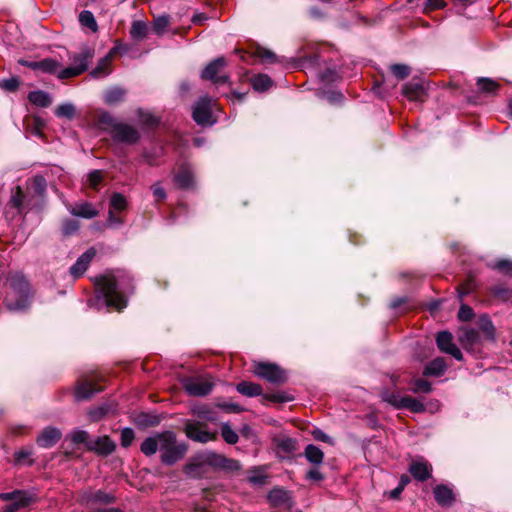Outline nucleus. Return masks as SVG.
<instances>
[{
    "label": "nucleus",
    "instance_id": "39",
    "mask_svg": "<svg viewBox=\"0 0 512 512\" xmlns=\"http://www.w3.org/2000/svg\"><path fill=\"white\" fill-rule=\"evenodd\" d=\"M267 478H268V476L266 474L265 468L260 466V467H255L250 471V475L248 476V481H249V483H251L255 486H262V485L266 484Z\"/></svg>",
    "mask_w": 512,
    "mask_h": 512
},
{
    "label": "nucleus",
    "instance_id": "9",
    "mask_svg": "<svg viewBox=\"0 0 512 512\" xmlns=\"http://www.w3.org/2000/svg\"><path fill=\"white\" fill-rule=\"evenodd\" d=\"M212 98L209 96L201 97L193 106V120L200 126H211L215 123L212 119Z\"/></svg>",
    "mask_w": 512,
    "mask_h": 512
},
{
    "label": "nucleus",
    "instance_id": "52",
    "mask_svg": "<svg viewBox=\"0 0 512 512\" xmlns=\"http://www.w3.org/2000/svg\"><path fill=\"white\" fill-rule=\"evenodd\" d=\"M135 438L134 430L130 427H125L121 430L120 443L124 448L131 446Z\"/></svg>",
    "mask_w": 512,
    "mask_h": 512
},
{
    "label": "nucleus",
    "instance_id": "7",
    "mask_svg": "<svg viewBox=\"0 0 512 512\" xmlns=\"http://www.w3.org/2000/svg\"><path fill=\"white\" fill-rule=\"evenodd\" d=\"M185 391L196 397H204L210 394L215 386L213 378L209 375L187 377L183 380Z\"/></svg>",
    "mask_w": 512,
    "mask_h": 512
},
{
    "label": "nucleus",
    "instance_id": "43",
    "mask_svg": "<svg viewBox=\"0 0 512 512\" xmlns=\"http://www.w3.org/2000/svg\"><path fill=\"white\" fill-rule=\"evenodd\" d=\"M170 23V16L167 14L159 15L153 20V30L157 35H162L167 30Z\"/></svg>",
    "mask_w": 512,
    "mask_h": 512
},
{
    "label": "nucleus",
    "instance_id": "24",
    "mask_svg": "<svg viewBox=\"0 0 512 512\" xmlns=\"http://www.w3.org/2000/svg\"><path fill=\"white\" fill-rule=\"evenodd\" d=\"M102 390L103 388L95 384L93 380H83L76 387L75 398L77 401L86 400Z\"/></svg>",
    "mask_w": 512,
    "mask_h": 512
},
{
    "label": "nucleus",
    "instance_id": "55",
    "mask_svg": "<svg viewBox=\"0 0 512 512\" xmlns=\"http://www.w3.org/2000/svg\"><path fill=\"white\" fill-rule=\"evenodd\" d=\"M20 81L17 77L5 78L0 80V88L8 91L14 92L19 88Z\"/></svg>",
    "mask_w": 512,
    "mask_h": 512
},
{
    "label": "nucleus",
    "instance_id": "53",
    "mask_svg": "<svg viewBox=\"0 0 512 512\" xmlns=\"http://www.w3.org/2000/svg\"><path fill=\"white\" fill-rule=\"evenodd\" d=\"M71 441L74 444H84L87 447V443L90 442L91 438L85 430H74L70 435Z\"/></svg>",
    "mask_w": 512,
    "mask_h": 512
},
{
    "label": "nucleus",
    "instance_id": "8",
    "mask_svg": "<svg viewBox=\"0 0 512 512\" xmlns=\"http://www.w3.org/2000/svg\"><path fill=\"white\" fill-rule=\"evenodd\" d=\"M117 497L112 492H106L104 490H86L83 491L78 498L79 504L90 508H96L98 505H110L114 504Z\"/></svg>",
    "mask_w": 512,
    "mask_h": 512
},
{
    "label": "nucleus",
    "instance_id": "33",
    "mask_svg": "<svg viewBox=\"0 0 512 512\" xmlns=\"http://www.w3.org/2000/svg\"><path fill=\"white\" fill-rule=\"evenodd\" d=\"M236 390L245 396L255 397L262 394V387L259 384L242 381L236 385Z\"/></svg>",
    "mask_w": 512,
    "mask_h": 512
},
{
    "label": "nucleus",
    "instance_id": "63",
    "mask_svg": "<svg viewBox=\"0 0 512 512\" xmlns=\"http://www.w3.org/2000/svg\"><path fill=\"white\" fill-rule=\"evenodd\" d=\"M29 505V501H26L25 499L20 501H15L7 506L4 507L2 512H16L20 508H24Z\"/></svg>",
    "mask_w": 512,
    "mask_h": 512
},
{
    "label": "nucleus",
    "instance_id": "23",
    "mask_svg": "<svg viewBox=\"0 0 512 512\" xmlns=\"http://www.w3.org/2000/svg\"><path fill=\"white\" fill-rule=\"evenodd\" d=\"M486 342H495L496 328L487 314L480 315L476 328Z\"/></svg>",
    "mask_w": 512,
    "mask_h": 512
},
{
    "label": "nucleus",
    "instance_id": "20",
    "mask_svg": "<svg viewBox=\"0 0 512 512\" xmlns=\"http://www.w3.org/2000/svg\"><path fill=\"white\" fill-rule=\"evenodd\" d=\"M96 255L94 248L88 249L81 256L78 257L76 262L70 267V274L74 279L80 278L88 269L90 263Z\"/></svg>",
    "mask_w": 512,
    "mask_h": 512
},
{
    "label": "nucleus",
    "instance_id": "16",
    "mask_svg": "<svg viewBox=\"0 0 512 512\" xmlns=\"http://www.w3.org/2000/svg\"><path fill=\"white\" fill-rule=\"evenodd\" d=\"M87 449L101 456H108L116 449L115 442L109 436L91 438L87 443Z\"/></svg>",
    "mask_w": 512,
    "mask_h": 512
},
{
    "label": "nucleus",
    "instance_id": "62",
    "mask_svg": "<svg viewBox=\"0 0 512 512\" xmlns=\"http://www.w3.org/2000/svg\"><path fill=\"white\" fill-rule=\"evenodd\" d=\"M474 316L473 309L465 304H462L460 306V309L458 311V318L461 321H470Z\"/></svg>",
    "mask_w": 512,
    "mask_h": 512
},
{
    "label": "nucleus",
    "instance_id": "46",
    "mask_svg": "<svg viewBox=\"0 0 512 512\" xmlns=\"http://www.w3.org/2000/svg\"><path fill=\"white\" fill-rule=\"evenodd\" d=\"M61 68V63L52 58H45L40 61V70L49 73L56 74L58 70Z\"/></svg>",
    "mask_w": 512,
    "mask_h": 512
},
{
    "label": "nucleus",
    "instance_id": "38",
    "mask_svg": "<svg viewBox=\"0 0 512 512\" xmlns=\"http://www.w3.org/2000/svg\"><path fill=\"white\" fill-rule=\"evenodd\" d=\"M272 84V79L266 74H258L251 79V85L257 92L267 91Z\"/></svg>",
    "mask_w": 512,
    "mask_h": 512
},
{
    "label": "nucleus",
    "instance_id": "60",
    "mask_svg": "<svg viewBox=\"0 0 512 512\" xmlns=\"http://www.w3.org/2000/svg\"><path fill=\"white\" fill-rule=\"evenodd\" d=\"M151 191L156 201L165 200L167 197L165 189L160 182H156L151 186Z\"/></svg>",
    "mask_w": 512,
    "mask_h": 512
},
{
    "label": "nucleus",
    "instance_id": "15",
    "mask_svg": "<svg viewBox=\"0 0 512 512\" xmlns=\"http://www.w3.org/2000/svg\"><path fill=\"white\" fill-rule=\"evenodd\" d=\"M184 430L189 439L199 443H207L217 438V432H209L196 422H187Z\"/></svg>",
    "mask_w": 512,
    "mask_h": 512
},
{
    "label": "nucleus",
    "instance_id": "51",
    "mask_svg": "<svg viewBox=\"0 0 512 512\" xmlns=\"http://www.w3.org/2000/svg\"><path fill=\"white\" fill-rule=\"evenodd\" d=\"M136 422L142 426H155L159 424L160 419L156 415H150L147 413H141L137 416Z\"/></svg>",
    "mask_w": 512,
    "mask_h": 512
},
{
    "label": "nucleus",
    "instance_id": "6",
    "mask_svg": "<svg viewBox=\"0 0 512 512\" xmlns=\"http://www.w3.org/2000/svg\"><path fill=\"white\" fill-rule=\"evenodd\" d=\"M227 61L224 57H218L209 62L201 71L200 77L203 80L211 81L215 85H222L230 82V76L225 72Z\"/></svg>",
    "mask_w": 512,
    "mask_h": 512
},
{
    "label": "nucleus",
    "instance_id": "54",
    "mask_svg": "<svg viewBox=\"0 0 512 512\" xmlns=\"http://www.w3.org/2000/svg\"><path fill=\"white\" fill-rule=\"evenodd\" d=\"M83 73V67L81 69H76L73 65L66 67L64 69H59L57 73V77L59 79H68L72 77H76Z\"/></svg>",
    "mask_w": 512,
    "mask_h": 512
},
{
    "label": "nucleus",
    "instance_id": "12",
    "mask_svg": "<svg viewBox=\"0 0 512 512\" xmlns=\"http://www.w3.org/2000/svg\"><path fill=\"white\" fill-rule=\"evenodd\" d=\"M459 341L466 351L474 354L478 353L481 345L486 342L476 328L463 330L459 336Z\"/></svg>",
    "mask_w": 512,
    "mask_h": 512
},
{
    "label": "nucleus",
    "instance_id": "57",
    "mask_svg": "<svg viewBox=\"0 0 512 512\" xmlns=\"http://www.w3.org/2000/svg\"><path fill=\"white\" fill-rule=\"evenodd\" d=\"M103 180V173L101 170H93L87 176V182L89 185L96 189Z\"/></svg>",
    "mask_w": 512,
    "mask_h": 512
},
{
    "label": "nucleus",
    "instance_id": "58",
    "mask_svg": "<svg viewBox=\"0 0 512 512\" xmlns=\"http://www.w3.org/2000/svg\"><path fill=\"white\" fill-rule=\"evenodd\" d=\"M431 383L425 379L419 378L414 381V386L412 388V391L414 393L418 392H424L429 393L431 391Z\"/></svg>",
    "mask_w": 512,
    "mask_h": 512
},
{
    "label": "nucleus",
    "instance_id": "37",
    "mask_svg": "<svg viewBox=\"0 0 512 512\" xmlns=\"http://www.w3.org/2000/svg\"><path fill=\"white\" fill-rule=\"evenodd\" d=\"M289 494L282 488H274L268 493V500L275 506H281L289 501Z\"/></svg>",
    "mask_w": 512,
    "mask_h": 512
},
{
    "label": "nucleus",
    "instance_id": "4",
    "mask_svg": "<svg viewBox=\"0 0 512 512\" xmlns=\"http://www.w3.org/2000/svg\"><path fill=\"white\" fill-rule=\"evenodd\" d=\"M100 123L107 126L112 139L118 143L135 144L140 139L139 132L131 125L118 122L110 113L101 114Z\"/></svg>",
    "mask_w": 512,
    "mask_h": 512
},
{
    "label": "nucleus",
    "instance_id": "11",
    "mask_svg": "<svg viewBox=\"0 0 512 512\" xmlns=\"http://www.w3.org/2000/svg\"><path fill=\"white\" fill-rule=\"evenodd\" d=\"M204 461H206L210 467L225 472H235L241 469V464L238 460L227 458L213 451H209V455L205 457Z\"/></svg>",
    "mask_w": 512,
    "mask_h": 512
},
{
    "label": "nucleus",
    "instance_id": "49",
    "mask_svg": "<svg viewBox=\"0 0 512 512\" xmlns=\"http://www.w3.org/2000/svg\"><path fill=\"white\" fill-rule=\"evenodd\" d=\"M221 435L225 442H227L228 444H236L239 439L238 434L227 423H224L222 425Z\"/></svg>",
    "mask_w": 512,
    "mask_h": 512
},
{
    "label": "nucleus",
    "instance_id": "45",
    "mask_svg": "<svg viewBox=\"0 0 512 512\" xmlns=\"http://www.w3.org/2000/svg\"><path fill=\"white\" fill-rule=\"evenodd\" d=\"M79 22L82 26H85L92 31H97L98 25L95 20L93 13L89 10H83L79 15Z\"/></svg>",
    "mask_w": 512,
    "mask_h": 512
},
{
    "label": "nucleus",
    "instance_id": "19",
    "mask_svg": "<svg viewBox=\"0 0 512 512\" xmlns=\"http://www.w3.org/2000/svg\"><path fill=\"white\" fill-rule=\"evenodd\" d=\"M173 181L182 190H193L195 188L193 170L186 164L180 166L178 172L174 175Z\"/></svg>",
    "mask_w": 512,
    "mask_h": 512
},
{
    "label": "nucleus",
    "instance_id": "5",
    "mask_svg": "<svg viewBox=\"0 0 512 512\" xmlns=\"http://www.w3.org/2000/svg\"><path fill=\"white\" fill-rule=\"evenodd\" d=\"M161 437L162 441L159 451L161 452L163 464L173 465L185 456L188 446L184 442L178 443L174 432L164 431Z\"/></svg>",
    "mask_w": 512,
    "mask_h": 512
},
{
    "label": "nucleus",
    "instance_id": "3",
    "mask_svg": "<svg viewBox=\"0 0 512 512\" xmlns=\"http://www.w3.org/2000/svg\"><path fill=\"white\" fill-rule=\"evenodd\" d=\"M32 292L30 284L20 272L6 276L4 304L14 312L25 311L30 307Z\"/></svg>",
    "mask_w": 512,
    "mask_h": 512
},
{
    "label": "nucleus",
    "instance_id": "2",
    "mask_svg": "<svg viewBox=\"0 0 512 512\" xmlns=\"http://www.w3.org/2000/svg\"><path fill=\"white\" fill-rule=\"evenodd\" d=\"M46 204V199L25 191L21 186L12 190V195L5 208V216L9 221L24 218L29 213L40 214Z\"/></svg>",
    "mask_w": 512,
    "mask_h": 512
},
{
    "label": "nucleus",
    "instance_id": "32",
    "mask_svg": "<svg viewBox=\"0 0 512 512\" xmlns=\"http://www.w3.org/2000/svg\"><path fill=\"white\" fill-rule=\"evenodd\" d=\"M147 34H148V26L144 21L135 20L132 22V25L130 28V36L134 41L140 42V41L144 40L147 37Z\"/></svg>",
    "mask_w": 512,
    "mask_h": 512
},
{
    "label": "nucleus",
    "instance_id": "50",
    "mask_svg": "<svg viewBox=\"0 0 512 512\" xmlns=\"http://www.w3.org/2000/svg\"><path fill=\"white\" fill-rule=\"evenodd\" d=\"M392 74L399 80L407 78L411 73V68L406 64H394L391 66Z\"/></svg>",
    "mask_w": 512,
    "mask_h": 512
},
{
    "label": "nucleus",
    "instance_id": "14",
    "mask_svg": "<svg viewBox=\"0 0 512 512\" xmlns=\"http://www.w3.org/2000/svg\"><path fill=\"white\" fill-rule=\"evenodd\" d=\"M209 455V451L199 453L184 467V473L191 478H202L208 472L210 465L206 463L205 457Z\"/></svg>",
    "mask_w": 512,
    "mask_h": 512
},
{
    "label": "nucleus",
    "instance_id": "22",
    "mask_svg": "<svg viewBox=\"0 0 512 512\" xmlns=\"http://www.w3.org/2000/svg\"><path fill=\"white\" fill-rule=\"evenodd\" d=\"M61 436L62 433L58 428L48 426L37 436L36 443L41 448H51L61 439Z\"/></svg>",
    "mask_w": 512,
    "mask_h": 512
},
{
    "label": "nucleus",
    "instance_id": "25",
    "mask_svg": "<svg viewBox=\"0 0 512 512\" xmlns=\"http://www.w3.org/2000/svg\"><path fill=\"white\" fill-rule=\"evenodd\" d=\"M433 492L435 501L442 507H450L455 502L454 491L448 485H437Z\"/></svg>",
    "mask_w": 512,
    "mask_h": 512
},
{
    "label": "nucleus",
    "instance_id": "13",
    "mask_svg": "<svg viewBox=\"0 0 512 512\" xmlns=\"http://www.w3.org/2000/svg\"><path fill=\"white\" fill-rule=\"evenodd\" d=\"M436 344L441 352L451 355L456 360L461 361L463 354L453 343V335L448 331H440L436 335Z\"/></svg>",
    "mask_w": 512,
    "mask_h": 512
},
{
    "label": "nucleus",
    "instance_id": "40",
    "mask_svg": "<svg viewBox=\"0 0 512 512\" xmlns=\"http://www.w3.org/2000/svg\"><path fill=\"white\" fill-rule=\"evenodd\" d=\"M275 445L278 449L285 453H292L296 450V441L288 436H279L274 439Z\"/></svg>",
    "mask_w": 512,
    "mask_h": 512
},
{
    "label": "nucleus",
    "instance_id": "48",
    "mask_svg": "<svg viewBox=\"0 0 512 512\" xmlns=\"http://www.w3.org/2000/svg\"><path fill=\"white\" fill-rule=\"evenodd\" d=\"M495 269L506 276L512 277V261L509 259H500L491 265Z\"/></svg>",
    "mask_w": 512,
    "mask_h": 512
},
{
    "label": "nucleus",
    "instance_id": "44",
    "mask_svg": "<svg viewBox=\"0 0 512 512\" xmlns=\"http://www.w3.org/2000/svg\"><path fill=\"white\" fill-rule=\"evenodd\" d=\"M76 110L75 106L71 103H63L55 109V115L58 118L73 119Z\"/></svg>",
    "mask_w": 512,
    "mask_h": 512
},
{
    "label": "nucleus",
    "instance_id": "1",
    "mask_svg": "<svg viewBox=\"0 0 512 512\" xmlns=\"http://www.w3.org/2000/svg\"><path fill=\"white\" fill-rule=\"evenodd\" d=\"M98 308L122 310L134 291L133 279L125 270H109L94 279Z\"/></svg>",
    "mask_w": 512,
    "mask_h": 512
},
{
    "label": "nucleus",
    "instance_id": "18",
    "mask_svg": "<svg viewBox=\"0 0 512 512\" xmlns=\"http://www.w3.org/2000/svg\"><path fill=\"white\" fill-rule=\"evenodd\" d=\"M403 95L411 101H424L427 89L419 79H412L405 83L402 88Z\"/></svg>",
    "mask_w": 512,
    "mask_h": 512
},
{
    "label": "nucleus",
    "instance_id": "42",
    "mask_svg": "<svg viewBox=\"0 0 512 512\" xmlns=\"http://www.w3.org/2000/svg\"><path fill=\"white\" fill-rule=\"evenodd\" d=\"M0 499L2 501H12L13 500L14 502L25 499L26 501H29V503L32 500L30 495L26 491H23V490H14L12 492L1 493Z\"/></svg>",
    "mask_w": 512,
    "mask_h": 512
},
{
    "label": "nucleus",
    "instance_id": "34",
    "mask_svg": "<svg viewBox=\"0 0 512 512\" xmlns=\"http://www.w3.org/2000/svg\"><path fill=\"white\" fill-rule=\"evenodd\" d=\"M92 57L93 52L90 49H84L81 53L73 55L70 59L76 69L83 67V72H85L88 69L89 61Z\"/></svg>",
    "mask_w": 512,
    "mask_h": 512
},
{
    "label": "nucleus",
    "instance_id": "30",
    "mask_svg": "<svg viewBox=\"0 0 512 512\" xmlns=\"http://www.w3.org/2000/svg\"><path fill=\"white\" fill-rule=\"evenodd\" d=\"M28 100L35 106L46 108L52 104L51 95L43 90H34L28 93Z\"/></svg>",
    "mask_w": 512,
    "mask_h": 512
},
{
    "label": "nucleus",
    "instance_id": "29",
    "mask_svg": "<svg viewBox=\"0 0 512 512\" xmlns=\"http://www.w3.org/2000/svg\"><path fill=\"white\" fill-rule=\"evenodd\" d=\"M447 369V364L442 357H437L430 361L424 368L423 375L424 376H434L439 377L442 376Z\"/></svg>",
    "mask_w": 512,
    "mask_h": 512
},
{
    "label": "nucleus",
    "instance_id": "21",
    "mask_svg": "<svg viewBox=\"0 0 512 512\" xmlns=\"http://www.w3.org/2000/svg\"><path fill=\"white\" fill-rule=\"evenodd\" d=\"M412 477L420 482L428 480L432 475V466L423 458L413 460L409 465Z\"/></svg>",
    "mask_w": 512,
    "mask_h": 512
},
{
    "label": "nucleus",
    "instance_id": "56",
    "mask_svg": "<svg viewBox=\"0 0 512 512\" xmlns=\"http://www.w3.org/2000/svg\"><path fill=\"white\" fill-rule=\"evenodd\" d=\"M383 399L397 409H403L404 396L396 393L385 394Z\"/></svg>",
    "mask_w": 512,
    "mask_h": 512
},
{
    "label": "nucleus",
    "instance_id": "10",
    "mask_svg": "<svg viewBox=\"0 0 512 512\" xmlns=\"http://www.w3.org/2000/svg\"><path fill=\"white\" fill-rule=\"evenodd\" d=\"M256 376L267 380L270 383H283L286 381V374L278 365L273 363L258 362L254 365Z\"/></svg>",
    "mask_w": 512,
    "mask_h": 512
},
{
    "label": "nucleus",
    "instance_id": "36",
    "mask_svg": "<svg viewBox=\"0 0 512 512\" xmlns=\"http://www.w3.org/2000/svg\"><path fill=\"white\" fill-rule=\"evenodd\" d=\"M304 455L308 462L313 465H319L323 462V451L314 444H309L305 447Z\"/></svg>",
    "mask_w": 512,
    "mask_h": 512
},
{
    "label": "nucleus",
    "instance_id": "28",
    "mask_svg": "<svg viewBox=\"0 0 512 512\" xmlns=\"http://www.w3.org/2000/svg\"><path fill=\"white\" fill-rule=\"evenodd\" d=\"M162 432L156 433L154 436L147 437L141 443L140 450L146 456L154 455L157 450H160V445L162 441Z\"/></svg>",
    "mask_w": 512,
    "mask_h": 512
},
{
    "label": "nucleus",
    "instance_id": "64",
    "mask_svg": "<svg viewBox=\"0 0 512 512\" xmlns=\"http://www.w3.org/2000/svg\"><path fill=\"white\" fill-rule=\"evenodd\" d=\"M312 436L317 441L333 444V439L320 429H315L312 432Z\"/></svg>",
    "mask_w": 512,
    "mask_h": 512
},
{
    "label": "nucleus",
    "instance_id": "27",
    "mask_svg": "<svg viewBox=\"0 0 512 512\" xmlns=\"http://www.w3.org/2000/svg\"><path fill=\"white\" fill-rule=\"evenodd\" d=\"M25 191H31L32 194L46 199L47 181L45 177L41 174L33 176L28 180Z\"/></svg>",
    "mask_w": 512,
    "mask_h": 512
},
{
    "label": "nucleus",
    "instance_id": "61",
    "mask_svg": "<svg viewBox=\"0 0 512 512\" xmlns=\"http://www.w3.org/2000/svg\"><path fill=\"white\" fill-rule=\"evenodd\" d=\"M258 54H259L260 59L264 62H268V63L279 62L278 56L274 52H272L268 49H261L258 51Z\"/></svg>",
    "mask_w": 512,
    "mask_h": 512
},
{
    "label": "nucleus",
    "instance_id": "41",
    "mask_svg": "<svg viewBox=\"0 0 512 512\" xmlns=\"http://www.w3.org/2000/svg\"><path fill=\"white\" fill-rule=\"evenodd\" d=\"M115 410V406H112L111 404H104L97 408L91 409L88 415L92 421H99L107 414L113 413Z\"/></svg>",
    "mask_w": 512,
    "mask_h": 512
},
{
    "label": "nucleus",
    "instance_id": "59",
    "mask_svg": "<svg viewBox=\"0 0 512 512\" xmlns=\"http://www.w3.org/2000/svg\"><path fill=\"white\" fill-rule=\"evenodd\" d=\"M33 454L31 447L22 448L14 453V460L16 464H22Z\"/></svg>",
    "mask_w": 512,
    "mask_h": 512
},
{
    "label": "nucleus",
    "instance_id": "47",
    "mask_svg": "<svg viewBox=\"0 0 512 512\" xmlns=\"http://www.w3.org/2000/svg\"><path fill=\"white\" fill-rule=\"evenodd\" d=\"M403 409H409L414 413H420L425 410V406L422 402L411 396H404Z\"/></svg>",
    "mask_w": 512,
    "mask_h": 512
},
{
    "label": "nucleus",
    "instance_id": "31",
    "mask_svg": "<svg viewBox=\"0 0 512 512\" xmlns=\"http://www.w3.org/2000/svg\"><path fill=\"white\" fill-rule=\"evenodd\" d=\"M125 95V89L115 86L105 91L104 102L108 105H116L124 100Z\"/></svg>",
    "mask_w": 512,
    "mask_h": 512
},
{
    "label": "nucleus",
    "instance_id": "35",
    "mask_svg": "<svg viewBox=\"0 0 512 512\" xmlns=\"http://www.w3.org/2000/svg\"><path fill=\"white\" fill-rule=\"evenodd\" d=\"M477 87L481 93L496 95L500 85L491 78L480 77L477 79Z\"/></svg>",
    "mask_w": 512,
    "mask_h": 512
},
{
    "label": "nucleus",
    "instance_id": "17",
    "mask_svg": "<svg viewBox=\"0 0 512 512\" xmlns=\"http://www.w3.org/2000/svg\"><path fill=\"white\" fill-rule=\"evenodd\" d=\"M128 206L126 197L119 192H114L110 198L108 224H121L120 218L115 214L124 211Z\"/></svg>",
    "mask_w": 512,
    "mask_h": 512
},
{
    "label": "nucleus",
    "instance_id": "26",
    "mask_svg": "<svg viewBox=\"0 0 512 512\" xmlns=\"http://www.w3.org/2000/svg\"><path fill=\"white\" fill-rule=\"evenodd\" d=\"M70 212L76 217L85 219H91L98 215V209L92 203L86 201L75 203Z\"/></svg>",
    "mask_w": 512,
    "mask_h": 512
}]
</instances>
